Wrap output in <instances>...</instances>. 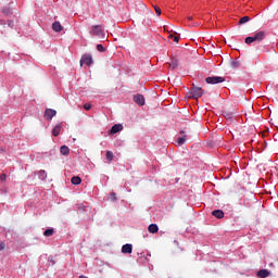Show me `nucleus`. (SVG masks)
I'll return each mask as SVG.
<instances>
[{
	"mask_svg": "<svg viewBox=\"0 0 278 278\" xmlns=\"http://www.w3.org/2000/svg\"><path fill=\"white\" fill-rule=\"evenodd\" d=\"M266 38V31H256L253 36L247 37L244 39L245 45H253V42H262Z\"/></svg>",
	"mask_w": 278,
	"mask_h": 278,
	"instance_id": "1",
	"label": "nucleus"
},
{
	"mask_svg": "<svg viewBox=\"0 0 278 278\" xmlns=\"http://www.w3.org/2000/svg\"><path fill=\"white\" fill-rule=\"evenodd\" d=\"M90 34L91 36H97L98 38H105V31L103 30V27H101V25L92 26Z\"/></svg>",
	"mask_w": 278,
	"mask_h": 278,
	"instance_id": "2",
	"label": "nucleus"
},
{
	"mask_svg": "<svg viewBox=\"0 0 278 278\" xmlns=\"http://www.w3.org/2000/svg\"><path fill=\"white\" fill-rule=\"evenodd\" d=\"M206 84L216 85V84H223L225 81V77L223 76H210L205 78Z\"/></svg>",
	"mask_w": 278,
	"mask_h": 278,
	"instance_id": "3",
	"label": "nucleus"
},
{
	"mask_svg": "<svg viewBox=\"0 0 278 278\" xmlns=\"http://www.w3.org/2000/svg\"><path fill=\"white\" fill-rule=\"evenodd\" d=\"M84 64H86V66H90V64H92V55L90 54L83 55L80 59V66H84Z\"/></svg>",
	"mask_w": 278,
	"mask_h": 278,
	"instance_id": "4",
	"label": "nucleus"
},
{
	"mask_svg": "<svg viewBox=\"0 0 278 278\" xmlns=\"http://www.w3.org/2000/svg\"><path fill=\"white\" fill-rule=\"evenodd\" d=\"M2 12L5 14V16L14 14V2H10L7 7H4Z\"/></svg>",
	"mask_w": 278,
	"mask_h": 278,
	"instance_id": "5",
	"label": "nucleus"
},
{
	"mask_svg": "<svg viewBox=\"0 0 278 278\" xmlns=\"http://www.w3.org/2000/svg\"><path fill=\"white\" fill-rule=\"evenodd\" d=\"M55 114H58V111H56V110L47 109V110L45 111V118H46V121H52V119H53V116H55Z\"/></svg>",
	"mask_w": 278,
	"mask_h": 278,
	"instance_id": "6",
	"label": "nucleus"
},
{
	"mask_svg": "<svg viewBox=\"0 0 278 278\" xmlns=\"http://www.w3.org/2000/svg\"><path fill=\"white\" fill-rule=\"evenodd\" d=\"M176 142L179 147H181V144H186V130H180V137L176 139Z\"/></svg>",
	"mask_w": 278,
	"mask_h": 278,
	"instance_id": "7",
	"label": "nucleus"
},
{
	"mask_svg": "<svg viewBox=\"0 0 278 278\" xmlns=\"http://www.w3.org/2000/svg\"><path fill=\"white\" fill-rule=\"evenodd\" d=\"M192 94L195 99H199L200 97H203V89L201 87H193Z\"/></svg>",
	"mask_w": 278,
	"mask_h": 278,
	"instance_id": "8",
	"label": "nucleus"
},
{
	"mask_svg": "<svg viewBox=\"0 0 278 278\" xmlns=\"http://www.w3.org/2000/svg\"><path fill=\"white\" fill-rule=\"evenodd\" d=\"M134 101H135V103H137V105L142 106V105H144V96L138 93V94L134 96Z\"/></svg>",
	"mask_w": 278,
	"mask_h": 278,
	"instance_id": "9",
	"label": "nucleus"
},
{
	"mask_svg": "<svg viewBox=\"0 0 278 278\" xmlns=\"http://www.w3.org/2000/svg\"><path fill=\"white\" fill-rule=\"evenodd\" d=\"M118 131H123V125H121V124H115L110 129V134H112V135L118 134Z\"/></svg>",
	"mask_w": 278,
	"mask_h": 278,
	"instance_id": "10",
	"label": "nucleus"
},
{
	"mask_svg": "<svg viewBox=\"0 0 278 278\" xmlns=\"http://www.w3.org/2000/svg\"><path fill=\"white\" fill-rule=\"evenodd\" d=\"M60 131H62V124H56L52 129V136L58 138V136H60Z\"/></svg>",
	"mask_w": 278,
	"mask_h": 278,
	"instance_id": "11",
	"label": "nucleus"
},
{
	"mask_svg": "<svg viewBox=\"0 0 278 278\" xmlns=\"http://www.w3.org/2000/svg\"><path fill=\"white\" fill-rule=\"evenodd\" d=\"M134 251V245L131 243H126L122 247V253H131Z\"/></svg>",
	"mask_w": 278,
	"mask_h": 278,
	"instance_id": "12",
	"label": "nucleus"
},
{
	"mask_svg": "<svg viewBox=\"0 0 278 278\" xmlns=\"http://www.w3.org/2000/svg\"><path fill=\"white\" fill-rule=\"evenodd\" d=\"M213 216H215V218H224L225 217V213L222 210H215L212 212Z\"/></svg>",
	"mask_w": 278,
	"mask_h": 278,
	"instance_id": "13",
	"label": "nucleus"
},
{
	"mask_svg": "<svg viewBox=\"0 0 278 278\" xmlns=\"http://www.w3.org/2000/svg\"><path fill=\"white\" fill-rule=\"evenodd\" d=\"M148 230L150 233H157V231H160V227H157L156 224H151L148 227Z\"/></svg>",
	"mask_w": 278,
	"mask_h": 278,
	"instance_id": "14",
	"label": "nucleus"
},
{
	"mask_svg": "<svg viewBox=\"0 0 278 278\" xmlns=\"http://www.w3.org/2000/svg\"><path fill=\"white\" fill-rule=\"evenodd\" d=\"M268 275H270V271H268V269H261L257 271V276L262 278H266L268 277Z\"/></svg>",
	"mask_w": 278,
	"mask_h": 278,
	"instance_id": "15",
	"label": "nucleus"
},
{
	"mask_svg": "<svg viewBox=\"0 0 278 278\" xmlns=\"http://www.w3.org/2000/svg\"><path fill=\"white\" fill-rule=\"evenodd\" d=\"M52 29H53V31H62V29H63L62 24H60V22H54L52 24Z\"/></svg>",
	"mask_w": 278,
	"mask_h": 278,
	"instance_id": "16",
	"label": "nucleus"
},
{
	"mask_svg": "<svg viewBox=\"0 0 278 278\" xmlns=\"http://www.w3.org/2000/svg\"><path fill=\"white\" fill-rule=\"evenodd\" d=\"M61 155H68L71 153V149L66 146H62L60 149Z\"/></svg>",
	"mask_w": 278,
	"mask_h": 278,
	"instance_id": "17",
	"label": "nucleus"
},
{
	"mask_svg": "<svg viewBox=\"0 0 278 278\" xmlns=\"http://www.w3.org/2000/svg\"><path fill=\"white\" fill-rule=\"evenodd\" d=\"M38 178L41 180V181H45L47 179V172L45 170H39L38 172Z\"/></svg>",
	"mask_w": 278,
	"mask_h": 278,
	"instance_id": "18",
	"label": "nucleus"
},
{
	"mask_svg": "<svg viewBox=\"0 0 278 278\" xmlns=\"http://www.w3.org/2000/svg\"><path fill=\"white\" fill-rule=\"evenodd\" d=\"M72 184L73 186H79V184H81V178H79V176L72 177Z\"/></svg>",
	"mask_w": 278,
	"mask_h": 278,
	"instance_id": "19",
	"label": "nucleus"
},
{
	"mask_svg": "<svg viewBox=\"0 0 278 278\" xmlns=\"http://www.w3.org/2000/svg\"><path fill=\"white\" fill-rule=\"evenodd\" d=\"M249 21H251V17L249 16H243L239 20V25H244L247 23H249Z\"/></svg>",
	"mask_w": 278,
	"mask_h": 278,
	"instance_id": "20",
	"label": "nucleus"
},
{
	"mask_svg": "<svg viewBox=\"0 0 278 278\" xmlns=\"http://www.w3.org/2000/svg\"><path fill=\"white\" fill-rule=\"evenodd\" d=\"M53 233H54L53 228H49V229L45 230L43 236H46V238H49V237L53 236Z\"/></svg>",
	"mask_w": 278,
	"mask_h": 278,
	"instance_id": "21",
	"label": "nucleus"
},
{
	"mask_svg": "<svg viewBox=\"0 0 278 278\" xmlns=\"http://www.w3.org/2000/svg\"><path fill=\"white\" fill-rule=\"evenodd\" d=\"M169 66H170V68H173V70H175V68H177L178 66H179V61H177V60H172L170 61V63H169Z\"/></svg>",
	"mask_w": 278,
	"mask_h": 278,
	"instance_id": "22",
	"label": "nucleus"
},
{
	"mask_svg": "<svg viewBox=\"0 0 278 278\" xmlns=\"http://www.w3.org/2000/svg\"><path fill=\"white\" fill-rule=\"evenodd\" d=\"M231 68H240V61L233 60L230 63Z\"/></svg>",
	"mask_w": 278,
	"mask_h": 278,
	"instance_id": "23",
	"label": "nucleus"
},
{
	"mask_svg": "<svg viewBox=\"0 0 278 278\" xmlns=\"http://www.w3.org/2000/svg\"><path fill=\"white\" fill-rule=\"evenodd\" d=\"M106 160H109V162L114 160V153L112 151H106Z\"/></svg>",
	"mask_w": 278,
	"mask_h": 278,
	"instance_id": "24",
	"label": "nucleus"
},
{
	"mask_svg": "<svg viewBox=\"0 0 278 278\" xmlns=\"http://www.w3.org/2000/svg\"><path fill=\"white\" fill-rule=\"evenodd\" d=\"M97 50H98L100 53L105 52V48H104L103 45H101V43L97 45Z\"/></svg>",
	"mask_w": 278,
	"mask_h": 278,
	"instance_id": "25",
	"label": "nucleus"
},
{
	"mask_svg": "<svg viewBox=\"0 0 278 278\" xmlns=\"http://www.w3.org/2000/svg\"><path fill=\"white\" fill-rule=\"evenodd\" d=\"M84 110H86L88 112V111L92 110V105L89 103H86V104H84Z\"/></svg>",
	"mask_w": 278,
	"mask_h": 278,
	"instance_id": "26",
	"label": "nucleus"
},
{
	"mask_svg": "<svg viewBox=\"0 0 278 278\" xmlns=\"http://www.w3.org/2000/svg\"><path fill=\"white\" fill-rule=\"evenodd\" d=\"M154 10H155L157 16H160L162 14V9H160V7H154Z\"/></svg>",
	"mask_w": 278,
	"mask_h": 278,
	"instance_id": "27",
	"label": "nucleus"
},
{
	"mask_svg": "<svg viewBox=\"0 0 278 278\" xmlns=\"http://www.w3.org/2000/svg\"><path fill=\"white\" fill-rule=\"evenodd\" d=\"M110 199H111V201H116L117 200V198H116V193H111L110 194Z\"/></svg>",
	"mask_w": 278,
	"mask_h": 278,
	"instance_id": "28",
	"label": "nucleus"
},
{
	"mask_svg": "<svg viewBox=\"0 0 278 278\" xmlns=\"http://www.w3.org/2000/svg\"><path fill=\"white\" fill-rule=\"evenodd\" d=\"M170 38L174 40V42H179V37L178 36H170Z\"/></svg>",
	"mask_w": 278,
	"mask_h": 278,
	"instance_id": "29",
	"label": "nucleus"
},
{
	"mask_svg": "<svg viewBox=\"0 0 278 278\" xmlns=\"http://www.w3.org/2000/svg\"><path fill=\"white\" fill-rule=\"evenodd\" d=\"M7 177L5 174L0 175V181H5Z\"/></svg>",
	"mask_w": 278,
	"mask_h": 278,
	"instance_id": "30",
	"label": "nucleus"
},
{
	"mask_svg": "<svg viewBox=\"0 0 278 278\" xmlns=\"http://www.w3.org/2000/svg\"><path fill=\"white\" fill-rule=\"evenodd\" d=\"M5 249V243H0V251H3Z\"/></svg>",
	"mask_w": 278,
	"mask_h": 278,
	"instance_id": "31",
	"label": "nucleus"
},
{
	"mask_svg": "<svg viewBox=\"0 0 278 278\" xmlns=\"http://www.w3.org/2000/svg\"><path fill=\"white\" fill-rule=\"evenodd\" d=\"M9 27H14V23L12 21H9Z\"/></svg>",
	"mask_w": 278,
	"mask_h": 278,
	"instance_id": "32",
	"label": "nucleus"
},
{
	"mask_svg": "<svg viewBox=\"0 0 278 278\" xmlns=\"http://www.w3.org/2000/svg\"><path fill=\"white\" fill-rule=\"evenodd\" d=\"M226 118H231V114L226 115Z\"/></svg>",
	"mask_w": 278,
	"mask_h": 278,
	"instance_id": "33",
	"label": "nucleus"
},
{
	"mask_svg": "<svg viewBox=\"0 0 278 278\" xmlns=\"http://www.w3.org/2000/svg\"><path fill=\"white\" fill-rule=\"evenodd\" d=\"M187 18H188V21H192V16H188Z\"/></svg>",
	"mask_w": 278,
	"mask_h": 278,
	"instance_id": "34",
	"label": "nucleus"
},
{
	"mask_svg": "<svg viewBox=\"0 0 278 278\" xmlns=\"http://www.w3.org/2000/svg\"><path fill=\"white\" fill-rule=\"evenodd\" d=\"M79 278H88V277H86V276H79Z\"/></svg>",
	"mask_w": 278,
	"mask_h": 278,
	"instance_id": "35",
	"label": "nucleus"
},
{
	"mask_svg": "<svg viewBox=\"0 0 278 278\" xmlns=\"http://www.w3.org/2000/svg\"><path fill=\"white\" fill-rule=\"evenodd\" d=\"M175 244H179V242L175 241Z\"/></svg>",
	"mask_w": 278,
	"mask_h": 278,
	"instance_id": "36",
	"label": "nucleus"
}]
</instances>
